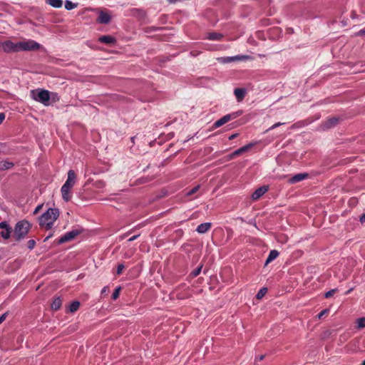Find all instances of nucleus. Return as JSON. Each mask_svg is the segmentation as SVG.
<instances>
[{
	"mask_svg": "<svg viewBox=\"0 0 365 365\" xmlns=\"http://www.w3.org/2000/svg\"><path fill=\"white\" fill-rule=\"evenodd\" d=\"M98 41L106 44H109L114 41V38H113L110 36H102L98 38Z\"/></svg>",
	"mask_w": 365,
	"mask_h": 365,
	"instance_id": "22",
	"label": "nucleus"
},
{
	"mask_svg": "<svg viewBox=\"0 0 365 365\" xmlns=\"http://www.w3.org/2000/svg\"><path fill=\"white\" fill-rule=\"evenodd\" d=\"M350 292H351V290H348V291H347V292H346V294L350 293Z\"/></svg>",
	"mask_w": 365,
	"mask_h": 365,
	"instance_id": "54",
	"label": "nucleus"
},
{
	"mask_svg": "<svg viewBox=\"0 0 365 365\" xmlns=\"http://www.w3.org/2000/svg\"><path fill=\"white\" fill-rule=\"evenodd\" d=\"M0 50L5 53L19 52V41L13 42L10 40L0 43Z\"/></svg>",
	"mask_w": 365,
	"mask_h": 365,
	"instance_id": "5",
	"label": "nucleus"
},
{
	"mask_svg": "<svg viewBox=\"0 0 365 365\" xmlns=\"http://www.w3.org/2000/svg\"><path fill=\"white\" fill-rule=\"evenodd\" d=\"M30 96L33 100L42 103L45 106H48L51 104V95L48 90L43 88L31 90Z\"/></svg>",
	"mask_w": 365,
	"mask_h": 365,
	"instance_id": "2",
	"label": "nucleus"
},
{
	"mask_svg": "<svg viewBox=\"0 0 365 365\" xmlns=\"http://www.w3.org/2000/svg\"><path fill=\"white\" fill-rule=\"evenodd\" d=\"M365 35V29H361L357 33V36Z\"/></svg>",
	"mask_w": 365,
	"mask_h": 365,
	"instance_id": "43",
	"label": "nucleus"
},
{
	"mask_svg": "<svg viewBox=\"0 0 365 365\" xmlns=\"http://www.w3.org/2000/svg\"><path fill=\"white\" fill-rule=\"evenodd\" d=\"M76 179V175L73 170H70L68 172V178L66 182L62 187H66L68 190H71L73 187Z\"/></svg>",
	"mask_w": 365,
	"mask_h": 365,
	"instance_id": "9",
	"label": "nucleus"
},
{
	"mask_svg": "<svg viewBox=\"0 0 365 365\" xmlns=\"http://www.w3.org/2000/svg\"><path fill=\"white\" fill-rule=\"evenodd\" d=\"M133 15L139 18L140 19H144L145 17V13L143 11L136 9L133 11Z\"/></svg>",
	"mask_w": 365,
	"mask_h": 365,
	"instance_id": "27",
	"label": "nucleus"
},
{
	"mask_svg": "<svg viewBox=\"0 0 365 365\" xmlns=\"http://www.w3.org/2000/svg\"><path fill=\"white\" fill-rule=\"evenodd\" d=\"M112 297L114 299V292L112 294Z\"/></svg>",
	"mask_w": 365,
	"mask_h": 365,
	"instance_id": "53",
	"label": "nucleus"
},
{
	"mask_svg": "<svg viewBox=\"0 0 365 365\" xmlns=\"http://www.w3.org/2000/svg\"><path fill=\"white\" fill-rule=\"evenodd\" d=\"M259 57L264 56V55L259 54Z\"/></svg>",
	"mask_w": 365,
	"mask_h": 365,
	"instance_id": "52",
	"label": "nucleus"
},
{
	"mask_svg": "<svg viewBox=\"0 0 365 365\" xmlns=\"http://www.w3.org/2000/svg\"><path fill=\"white\" fill-rule=\"evenodd\" d=\"M267 292V288H266V287L261 288L259 290V292H257V294L256 295V298L258 299H262L266 294Z\"/></svg>",
	"mask_w": 365,
	"mask_h": 365,
	"instance_id": "25",
	"label": "nucleus"
},
{
	"mask_svg": "<svg viewBox=\"0 0 365 365\" xmlns=\"http://www.w3.org/2000/svg\"><path fill=\"white\" fill-rule=\"evenodd\" d=\"M360 222L361 223L365 222V212L360 217Z\"/></svg>",
	"mask_w": 365,
	"mask_h": 365,
	"instance_id": "44",
	"label": "nucleus"
},
{
	"mask_svg": "<svg viewBox=\"0 0 365 365\" xmlns=\"http://www.w3.org/2000/svg\"><path fill=\"white\" fill-rule=\"evenodd\" d=\"M222 36L221 34L213 32L209 34L208 38L212 41H220L222 39Z\"/></svg>",
	"mask_w": 365,
	"mask_h": 365,
	"instance_id": "23",
	"label": "nucleus"
},
{
	"mask_svg": "<svg viewBox=\"0 0 365 365\" xmlns=\"http://www.w3.org/2000/svg\"><path fill=\"white\" fill-rule=\"evenodd\" d=\"M27 245H28V248L29 250H32L34 248L35 245H36V242L34 240H30L28 241L27 242Z\"/></svg>",
	"mask_w": 365,
	"mask_h": 365,
	"instance_id": "34",
	"label": "nucleus"
},
{
	"mask_svg": "<svg viewBox=\"0 0 365 365\" xmlns=\"http://www.w3.org/2000/svg\"><path fill=\"white\" fill-rule=\"evenodd\" d=\"M111 19V16L105 11H101L97 19L100 24H108Z\"/></svg>",
	"mask_w": 365,
	"mask_h": 365,
	"instance_id": "14",
	"label": "nucleus"
},
{
	"mask_svg": "<svg viewBox=\"0 0 365 365\" xmlns=\"http://www.w3.org/2000/svg\"><path fill=\"white\" fill-rule=\"evenodd\" d=\"M41 205H38V206L35 209V211H34V214H36V213L38 212V210L41 209Z\"/></svg>",
	"mask_w": 365,
	"mask_h": 365,
	"instance_id": "48",
	"label": "nucleus"
},
{
	"mask_svg": "<svg viewBox=\"0 0 365 365\" xmlns=\"http://www.w3.org/2000/svg\"><path fill=\"white\" fill-rule=\"evenodd\" d=\"M254 145H255V143H249V144H247V145H245L243 147H241L240 148L235 150L232 153V155H235L236 157L239 156V155H241L244 153L247 152L248 150H250Z\"/></svg>",
	"mask_w": 365,
	"mask_h": 365,
	"instance_id": "16",
	"label": "nucleus"
},
{
	"mask_svg": "<svg viewBox=\"0 0 365 365\" xmlns=\"http://www.w3.org/2000/svg\"><path fill=\"white\" fill-rule=\"evenodd\" d=\"M235 158H236V156L235 155H232V153L230 155H229V159H233Z\"/></svg>",
	"mask_w": 365,
	"mask_h": 365,
	"instance_id": "49",
	"label": "nucleus"
},
{
	"mask_svg": "<svg viewBox=\"0 0 365 365\" xmlns=\"http://www.w3.org/2000/svg\"><path fill=\"white\" fill-rule=\"evenodd\" d=\"M52 236V235H49L46 239L45 241L47 240L48 238H50Z\"/></svg>",
	"mask_w": 365,
	"mask_h": 365,
	"instance_id": "50",
	"label": "nucleus"
},
{
	"mask_svg": "<svg viewBox=\"0 0 365 365\" xmlns=\"http://www.w3.org/2000/svg\"><path fill=\"white\" fill-rule=\"evenodd\" d=\"M365 327V317H361L357 319V328L363 329Z\"/></svg>",
	"mask_w": 365,
	"mask_h": 365,
	"instance_id": "29",
	"label": "nucleus"
},
{
	"mask_svg": "<svg viewBox=\"0 0 365 365\" xmlns=\"http://www.w3.org/2000/svg\"><path fill=\"white\" fill-rule=\"evenodd\" d=\"M253 58L248 55H237L235 56H227V57H220L217 58V60L220 63H229L234 61H246V60H252Z\"/></svg>",
	"mask_w": 365,
	"mask_h": 365,
	"instance_id": "6",
	"label": "nucleus"
},
{
	"mask_svg": "<svg viewBox=\"0 0 365 365\" xmlns=\"http://www.w3.org/2000/svg\"><path fill=\"white\" fill-rule=\"evenodd\" d=\"M61 304H62V300L60 297H56L55 298L52 303H51V309L53 310H58V309H60V307H61Z\"/></svg>",
	"mask_w": 365,
	"mask_h": 365,
	"instance_id": "20",
	"label": "nucleus"
},
{
	"mask_svg": "<svg viewBox=\"0 0 365 365\" xmlns=\"http://www.w3.org/2000/svg\"><path fill=\"white\" fill-rule=\"evenodd\" d=\"M199 187H200V186H196V187H193L187 192V195H192V194L195 193L198 190Z\"/></svg>",
	"mask_w": 365,
	"mask_h": 365,
	"instance_id": "37",
	"label": "nucleus"
},
{
	"mask_svg": "<svg viewBox=\"0 0 365 365\" xmlns=\"http://www.w3.org/2000/svg\"><path fill=\"white\" fill-rule=\"evenodd\" d=\"M127 236H128V234H125V235H120V236L118 237V239H119V240L120 241V240H123V239H125V237H126Z\"/></svg>",
	"mask_w": 365,
	"mask_h": 365,
	"instance_id": "47",
	"label": "nucleus"
},
{
	"mask_svg": "<svg viewBox=\"0 0 365 365\" xmlns=\"http://www.w3.org/2000/svg\"><path fill=\"white\" fill-rule=\"evenodd\" d=\"M50 95H51V99L53 101L56 102V101H59V96L57 93L50 92Z\"/></svg>",
	"mask_w": 365,
	"mask_h": 365,
	"instance_id": "32",
	"label": "nucleus"
},
{
	"mask_svg": "<svg viewBox=\"0 0 365 365\" xmlns=\"http://www.w3.org/2000/svg\"><path fill=\"white\" fill-rule=\"evenodd\" d=\"M71 191V190H68L66 188V187H61V192L62 197L66 202H68L71 199L72 194Z\"/></svg>",
	"mask_w": 365,
	"mask_h": 365,
	"instance_id": "18",
	"label": "nucleus"
},
{
	"mask_svg": "<svg viewBox=\"0 0 365 365\" xmlns=\"http://www.w3.org/2000/svg\"><path fill=\"white\" fill-rule=\"evenodd\" d=\"M120 290H121V287H115V299L118 298Z\"/></svg>",
	"mask_w": 365,
	"mask_h": 365,
	"instance_id": "39",
	"label": "nucleus"
},
{
	"mask_svg": "<svg viewBox=\"0 0 365 365\" xmlns=\"http://www.w3.org/2000/svg\"><path fill=\"white\" fill-rule=\"evenodd\" d=\"M107 287H105L103 288V289L101 290V294L103 295V294H106V292H107Z\"/></svg>",
	"mask_w": 365,
	"mask_h": 365,
	"instance_id": "46",
	"label": "nucleus"
},
{
	"mask_svg": "<svg viewBox=\"0 0 365 365\" xmlns=\"http://www.w3.org/2000/svg\"><path fill=\"white\" fill-rule=\"evenodd\" d=\"M269 190L268 185H264L257 189L252 194V198L253 200H259L264 194H265Z\"/></svg>",
	"mask_w": 365,
	"mask_h": 365,
	"instance_id": "11",
	"label": "nucleus"
},
{
	"mask_svg": "<svg viewBox=\"0 0 365 365\" xmlns=\"http://www.w3.org/2000/svg\"><path fill=\"white\" fill-rule=\"evenodd\" d=\"M361 365H365V360L361 363Z\"/></svg>",
	"mask_w": 365,
	"mask_h": 365,
	"instance_id": "51",
	"label": "nucleus"
},
{
	"mask_svg": "<svg viewBox=\"0 0 365 365\" xmlns=\"http://www.w3.org/2000/svg\"><path fill=\"white\" fill-rule=\"evenodd\" d=\"M31 227V225L27 220H21L18 222L14 230V237L17 241L25 238Z\"/></svg>",
	"mask_w": 365,
	"mask_h": 365,
	"instance_id": "3",
	"label": "nucleus"
},
{
	"mask_svg": "<svg viewBox=\"0 0 365 365\" xmlns=\"http://www.w3.org/2000/svg\"><path fill=\"white\" fill-rule=\"evenodd\" d=\"M211 227V223L210 222H205L199 225L196 229V231L198 233H205L207 232Z\"/></svg>",
	"mask_w": 365,
	"mask_h": 365,
	"instance_id": "17",
	"label": "nucleus"
},
{
	"mask_svg": "<svg viewBox=\"0 0 365 365\" xmlns=\"http://www.w3.org/2000/svg\"><path fill=\"white\" fill-rule=\"evenodd\" d=\"M0 228L2 231L0 232V235L5 240H8L11 236V227L8 225L6 222H0Z\"/></svg>",
	"mask_w": 365,
	"mask_h": 365,
	"instance_id": "10",
	"label": "nucleus"
},
{
	"mask_svg": "<svg viewBox=\"0 0 365 365\" xmlns=\"http://www.w3.org/2000/svg\"><path fill=\"white\" fill-rule=\"evenodd\" d=\"M79 307L80 302L78 301H74L69 306V312L73 313L78 309Z\"/></svg>",
	"mask_w": 365,
	"mask_h": 365,
	"instance_id": "24",
	"label": "nucleus"
},
{
	"mask_svg": "<svg viewBox=\"0 0 365 365\" xmlns=\"http://www.w3.org/2000/svg\"><path fill=\"white\" fill-rule=\"evenodd\" d=\"M59 215V211L56 208H49L39 219L40 226L50 230Z\"/></svg>",
	"mask_w": 365,
	"mask_h": 365,
	"instance_id": "1",
	"label": "nucleus"
},
{
	"mask_svg": "<svg viewBox=\"0 0 365 365\" xmlns=\"http://www.w3.org/2000/svg\"><path fill=\"white\" fill-rule=\"evenodd\" d=\"M202 265H200L198 267H197L195 269H194L191 274L193 276V277H197V275L200 274V273L201 272V270H202Z\"/></svg>",
	"mask_w": 365,
	"mask_h": 365,
	"instance_id": "30",
	"label": "nucleus"
},
{
	"mask_svg": "<svg viewBox=\"0 0 365 365\" xmlns=\"http://www.w3.org/2000/svg\"><path fill=\"white\" fill-rule=\"evenodd\" d=\"M77 6L76 4L73 3L72 1L69 0H66L65 1V8L67 10H71L75 9Z\"/></svg>",
	"mask_w": 365,
	"mask_h": 365,
	"instance_id": "26",
	"label": "nucleus"
},
{
	"mask_svg": "<svg viewBox=\"0 0 365 365\" xmlns=\"http://www.w3.org/2000/svg\"><path fill=\"white\" fill-rule=\"evenodd\" d=\"M14 166V163L9 161H4L1 164V169L8 170Z\"/></svg>",
	"mask_w": 365,
	"mask_h": 365,
	"instance_id": "28",
	"label": "nucleus"
},
{
	"mask_svg": "<svg viewBox=\"0 0 365 365\" xmlns=\"http://www.w3.org/2000/svg\"><path fill=\"white\" fill-rule=\"evenodd\" d=\"M6 316H7V313L6 312L0 317V324L6 319Z\"/></svg>",
	"mask_w": 365,
	"mask_h": 365,
	"instance_id": "38",
	"label": "nucleus"
},
{
	"mask_svg": "<svg viewBox=\"0 0 365 365\" xmlns=\"http://www.w3.org/2000/svg\"><path fill=\"white\" fill-rule=\"evenodd\" d=\"M284 123H280V122H278V123H277L274 124L273 125H272L270 128H269L266 130V132H268V131H269V130H273V129H274V128H276L279 127V125H284Z\"/></svg>",
	"mask_w": 365,
	"mask_h": 365,
	"instance_id": "35",
	"label": "nucleus"
},
{
	"mask_svg": "<svg viewBox=\"0 0 365 365\" xmlns=\"http://www.w3.org/2000/svg\"><path fill=\"white\" fill-rule=\"evenodd\" d=\"M339 118L336 117H331L327 119L322 123V127L324 129H329L336 126L338 124Z\"/></svg>",
	"mask_w": 365,
	"mask_h": 365,
	"instance_id": "12",
	"label": "nucleus"
},
{
	"mask_svg": "<svg viewBox=\"0 0 365 365\" xmlns=\"http://www.w3.org/2000/svg\"><path fill=\"white\" fill-rule=\"evenodd\" d=\"M246 89L243 88H237L234 90V94L238 102H241L246 96Z\"/></svg>",
	"mask_w": 365,
	"mask_h": 365,
	"instance_id": "15",
	"label": "nucleus"
},
{
	"mask_svg": "<svg viewBox=\"0 0 365 365\" xmlns=\"http://www.w3.org/2000/svg\"><path fill=\"white\" fill-rule=\"evenodd\" d=\"M41 47L40 43L31 39H24L19 41V52L38 51Z\"/></svg>",
	"mask_w": 365,
	"mask_h": 365,
	"instance_id": "4",
	"label": "nucleus"
},
{
	"mask_svg": "<svg viewBox=\"0 0 365 365\" xmlns=\"http://www.w3.org/2000/svg\"><path fill=\"white\" fill-rule=\"evenodd\" d=\"M264 355H259V356H256L255 360L256 361H262L264 359Z\"/></svg>",
	"mask_w": 365,
	"mask_h": 365,
	"instance_id": "41",
	"label": "nucleus"
},
{
	"mask_svg": "<svg viewBox=\"0 0 365 365\" xmlns=\"http://www.w3.org/2000/svg\"><path fill=\"white\" fill-rule=\"evenodd\" d=\"M279 252L277 250H271L269 253V255L266 259L265 265L268 264L271 262H272L274 259H275L279 256Z\"/></svg>",
	"mask_w": 365,
	"mask_h": 365,
	"instance_id": "19",
	"label": "nucleus"
},
{
	"mask_svg": "<svg viewBox=\"0 0 365 365\" xmlns=\"http://www.w3.org/2000/svg\"><path fill=\"white\" fill-rule=\"evenodd\" d=\"M308 177L309 174L307 173H298L289 178L288 181L289 183L294 184L308 178Z\"/></svg>",
	"mask_w": 365,
	"mask_h": 365,
	"instance_id": "13",
	"label": "nucleus"
},
{
	"mask_svg": "<svg viewBox=\"0 0 365 365\" xmlns=\"http://www.w3.org/2000/svg\"><path fill=\"white\" fill-rule=\"evenodd\" d=\"M328 313H329V309H324L318 314L317 317L319 319H321L324 316L328 314Z\"/></svg>",
	"mask_w": 365,
	"mask_h": 365,
	"instance_id": "36",
	"label": "nucleus"
},
{
	"mask_svg": "<svg viewBox=\"0 0 365 365\" xmlns=\"http://www.w3.org/2000/svg\"><path fill=\"white\" fill-rule=\"evenodd\" d=\"M337 292L336 289H333L329 290V292H326L324 296L326 298H330L332 297L336 292Z\"/></svg>",
	"mask_w": 365,
	"mask_h": 365,
	"instance_id": "31",
	"label": "nucleus"
},
{
	"mask_svg": "<svg viewBox=\"0 0 365 365\" xmlns=\"http://www.w3.org/2000/svg\"><path fill=\"white\" fill-rule=\"evenodd\" d=\"M5 119V114L4 113H0V124L2 123L4 120Z\"/></svg>",
	"mask_w": 365,
	"mask_h": 365,
	"instance_id": "40",
	"label": "nucleus"
},
{
	"mask_svg": "<svg viewBox=\"0 0 365 365\" xmlns=\"http://www.w3.org/2000/svg\"><path fill=\"white\" fill-rule=\"evenodd\" d=\"M138 236H139L138 235H133V237H131L128 239V241L129 242L133 241V240H136L138 237Z\"/></svg>",
	"mask_w": 365,
	"mask_h": 365,
	"instance_id": "42",
	"label": "nucleus"
},
{
	"mask_svg": "<svg viewBox=\"0 0 365 365\" xmlns=\"http://www.w3.org/2000/svg\"><path fill=\"white\" fill-rule=\"evenodd\" d=\"M46 3L53 8H61L63 5L62 0H46Z\"/></svg>",
	"mask_w": 365,
	"mask_h": 365,
	"instance_id": "21",
	"label": "nucleus"
},
{
	"mask_svg": "<svg viewBox=\"0 0 365 365\" xmlns=\"http://www.w3.org/2000/svg\"><path fill=\"white\" fill-rule=\"evenodd\" d=\"M125 269V266L123 264H119L117 267V269H116V274H122L123 269Z\"/></svg>",
	"mask_w": 365,
	"mask_h": 365,
	"instance_id": "33",
	"label": "nucleus"
},
{
	"mask_svg": "<svg viewBox=\"0 0 365 365\" xmlns=\"http://www.w3.org/2000/svg\"><path fill=\"white\" fill-rule=\"evenodd\" d=\"M81 230L78 229H74L69 232H66L64 235H63L57 241V243L58 245L69 242L73 240L78 236L79 234H81Z\"/></svg>",
	"mask_w": 365,
	"mask_h": 365,
	"instance_id": "8",
	"label": "nucleus"
},
{
	"mask_svg": "<svg viewBox=\"0 0 365 365\" xmlns=\"http://www.w3.org/2000/svg\"><path fill=\"white\" fill-rule=\"evenodd\" d=\"M241 113H242V112L239 111V112H234L232 113L227 114V115H224L223 117H222L221 118H220L219 120H216L214 123L212 127L215 128H219V127L223 125L224 124L227 123L230 120L235 119L237 117L240 115Z\"/></svg>",
	"mask_w": 365,
	"mask_h": 365,
	"instance_id": "7",
	"label": "nucleus"
},
{
	"mask_svg": "<svg viewBox=\"0 0 365 365\" xmlns=\"http://www.w3.org/2000/svg\"><path fill=\"white\" fill-rule=\"evenodd\" d=\"M238 135V133H235V134H232L231 135L230 137H229V140H233L235 139V138H237V136Z\"/></svg>",
	"mask_w": 365,
	"mask_h": 365,
	"instance_id": "45",
	"label": "nucleus"
}]
</instances>
